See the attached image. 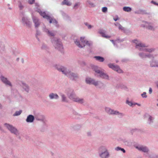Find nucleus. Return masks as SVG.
<instances>
[{
	"label": "nucleus",
	"mask_w": 158,
	"mask_h": 158,
	"mask_svg": "<svg viewBox=\"0 0 158 158\" xmlns=\"http://www.w3.org/2000/svg\"><path fill=\"white\" fill-rule=\"evenodd\" d=\"M62 4L68 6H70L72 5V3L67 0H64V1H63L62 2Z\"/></svg>",
	"instance_id": "31"
},
{
	"label": "nucleus",
	"mask_w": 158,
	"mask_h": 158,
	"mask_svg": "<svg viewBox=\"0 0 158 158\" xmlns=\"http://www.w3.org/2000/svg\"><path fill=\"white\" fill-rule=\"evenodd\" d=\"M93 69L97 75V76L101 78L109 80L110 78L109 75L104 72L103 71L100 69V68L97 66H94L93 67Z\"/></svg>",
	"instance_id": "3"
},
{
	"label": "nucleus",
	"mask_w": 158,
	"mask_h": 158,
	"mask_svg": "<svg viewBox=\"0 0 158 158\" xmlns=\"http://www.w3.org/2000/svg\"><path fill=\"white\" fill-rule=\"evenodd\" d=\"M106 111L109 114H116L118 112L114 111L113 109H107Z\"/></svg>",
	"instance_id": "26"
},
{
	"label": "nucleus",
	"mask_w": 158,
	"mask_h": 158,
	"mask_svg": "<svg viewBox=\"0 0 158 158\" xmlns=\"http://www.w3.org/2000/svg\"><path fill=\"white\" fill-rule=\"evenodd\" d=\"M49 97L50 99H57L59 98V96L56 93H51L49 95Z\"/></svg>",
	"instance_id": "19"
},
{
	"label": "nucleus",
	"mask_w": 158,
	"mask_h": 158,
	"mask_svg": "<svg viewBox=\"0 0 158 158\" xmlns=\"http://www.w3.org/2000/svg\"><path fill=\"white\" fill-rule=\"evenodd\" d=\"M143 23V24L141 25V27H145L147 28L150 30H155V28L153 26L152 23L146 22H144Z\"/></svg>",
	"instance_id": "11"
},
{
	"label": "nucleus",
	"mask_w": 158,
	"mask_h": 158,
	"mask_svg": "<svg viewBox=\"0 0 158 158\" xmlns=\"http://www.w3.org/2000/svg\"><path fill=\"white\" fill-rule=\"evenodd\" d=\"M94 58L97 60L99 61V62H102L104 60V58L101 56H95Z\"/></svg>",
	"instance_id": "28"
},
{
	"label": "nucleus",
	"mask_w": 158,
	"mask_h": 158,
	"mask_svg": "<svg viewBox=\"0 0 158 158\" xmlns=\"http://www.w3.org/2000/svg\"><path fill=\"white\" fill-rule=\"evenodd\" d=\"M21 61H22V63H24V60L23 59V58H22L21 59Z\"/></svg>",
	"instance_id": "51"
},
{
	"label": "nucleus",
	"mask_w": 158,
	"mask_h": 158,
	"mask_svg": "<svg viewBox=\"0 0 158 158\" xmlns=\"http://www.w3.org/2000/svg\"><path fill=\"white\" fill-rule=\"evenodd\" d=\"M19 9L20 10H22L23 9V5H22V4L21 3V2L19 3Z\"/></svg>",
	"instance_id": "46"
},
{
	"label": "nucleus",
	"mask_w": 158,
	"mask_h": 158,
	"mask_svg": "<svg viewBox=\"0 0 158 158\" xmlns=\"http://www.w3.org/2000/svg\"><path fill=\"white\" fill-rule=\"evenodd\" d=\"M146 117L148 119V121H149V123L150 124L152 123L153 122L152 120H153V118L152 117L149 115H147Z\"/></svg>",
	"instance_id": "33"
},
{
	"label": "nucleus",
	"mask_w": 158,
	"mask_h": 158,
	"mask_svg": "<svg viewBox=\"0 0 158 158\" xmlns=\"http://www.w3.org/2000/svg\"><path fill=\"white\" fill-rule=\"evenodd\" d=\"M32 20L35 24V27L37 28L40 25V22L38 19L35 16L32 17Z\"/></svg>",
	"instance_id": "16"
},
{
	"label": "nucleus",
	"mask_w": 158,
	"mask_h": 158,
	"mask_svg": "<svg viewBox=\"0 0 158 158\" xmlns=\"http://www.w3.org/2000/svg\"><path fill=\"white\" fill-rule=\"evenodd\" d=\"M80 41L81 43L82 44V45L81 44L80 41L78 39H76L74 41L75 44L77 46L79 47L82 48L85 46V43H86V40L85 39L84 37H81L80 38Z\"/></svg>",
	"instance_id": "9"
},
{
	"label": "nucleus",
	"mask_w": 158,
	"mask_h": 158,
	"mask_svg": "<svg viewBox=\"0 0 158 158\" xmlns=\"http://www.w3.org/2000/svg\"><path fill=\"white\" fill-rule=\"evenodd\" d=\"M37 11L39 13L40 15L44 18L48 20H49L50 23H53L56 27H59V25L58 22L55 19H52L50 16L47 15L45 12L42 11L40 9L37 10Z\"/></svg>",
	"instance_id": "4"
},
{
	"label": "nucleus",
	"mask_w": 158,
	"mask_h": 158,
	"mask_svg": "<svg viewBox=\"0 0 158 158\" xmlns=\"http://www.w3.org/2000/svg\"><path fill=\"white\" fill-rule=\"evenodd\" d=\"M123 10L125 12H129L131 11L132 9L130 7L124 6L123 8Z\"/></svg>",
	"instance_id": "29"
},
{
	"label": "nucleus",
	"mask_w": 158,
	"mask_h": 158,
	"mask_svg": "<svg viewBox=\"0 0 158 158\" xmlns=\"http://www.w3.org/2000/svg\"><path fill=\"white\" fill-rule=\"evenodd\" d=\"M4 125L11 133H14L15 135L18 134V132L17 129L11 125L7 123L5 124Z\"/></svg>",
	"instance_id": "13"
},
{
	"label": "nucleus",
	"mask_w": 158,
	"mask_h": 158,
	"mask_svg": "<svg viewBox=\"0 0 158 158\" xmlns=\"http://www.w3.org/2000/svg\"><path fill=\"white\" fill-rule=\"evenodd\" d=\"M87 27L89 29H91L92 27V26L90 25H89Z\"/></svg>",
	"instance_id": "50"
},
{
	"label": "nucleus",
	"mask_w": 158,
	"mask_h": 158,
	"mask_svg": "<svg viewBox=\"0 0 158 158\" xmlns=\"http://www.w3.org/2000/svg\"><path fill=\"white\" fill-rule=\"evenodd\" d=\"M104 32V31L102 29L100 30L99 31V33L102 35V37L106 38H108L110 37V36L106 35Z\"/></svg>",
	"instance_id": "22"
},
{
	"label": "nucleus",
	"mask_w": 158,
	"mask_h": 158,
	"mask_svg": "<svg viewBox=\"0 0 158 158\" xmlns=\"http://www.w3.org/2000/svg\"><path fill=\"white\" fill-rule=\"evenodd\" d=\"M0 79L6 85H8L11 87L12 86L10 82L8 80L7 78L4 77L3 76L1 75L0 76Z\"/></svg>",
	"instance_id": "14"
},
{
	"label": "nucleus",
	"mask_w": 158,
	"mask_h": 158,
	"mask_svg": "<svg viewBox=\"0 0 158 158\" xmlns=\"http://www.w3.org/2000/svg\"><path fill=\"white\" fill-rule=\"evenodd\" d=\"M41 49L43 50H47L48 48L47 45L44 44H43L41 47Z\"/></svg>",
	"instance_id": "39"
},
{
	"label": "nucleus",
	"mask_w": 158,
	"mask_h": 158,
	"mask_svg": "<svg viewBox=\"0 0 158 158\" xmlns=\"http://www.w3.org/2000/svg\"><path fill=\"white\" fill-rule=\"evenodd\" d=\"M111 41L113 42V44H114V42L113 40H111Z\"/></svg>",
	"instance_id": "58"
},
{
	"label": "nucleus",
	"mask_w": 158,
	"mask_h": 158,
	"mask_svg": "<svg viewBox=\"0 0 158 158\" xmlns=\"http://www.w3.org/2000/svg\"><path fill=\"white\" fill-rule=\"evenodd\" d=\"M123 31L127 35H129L131 33L130 31L126 28Z\"/></svg>",
	"instance_id": "35"
},
{
	"label": "nucleus",
	"mask_w": 158,
	"mask_h": 158,
	"mask_svg": "<svg viewBox=\"0 0 158 158\" xmlns=\"http://www.w3.org/2000/svg\"><path fill=\"white\" fill-rule=\"evenodd\" d=\"M135 14H137L138 13V11H135Z\"/></svg>",
	"instance_id": "59"
},
{
	"label": "nucleus",
	"mask_w": 158,
	"mask_h": 158,
	"mask_svg": "<svg viewBox=\"0 0 158 158\" xmlns=\"http://www.w3.org/2000/svg\"><path fill=\"white\" fill-rule=\"evenodd\" d=\"M115 150L118 151L121 150L122 151L123 153H125L126 152L125 150L123 148H121L119 147H117V148H115Z\"/></svg>",
	"instance_id": "36"
},
{
	"label": "nucleus",
	"mask_w": 158,
	"mask_h": 158,
	"mask_svg": "<svg viewBox=\"0 0 158 158\" xmlns=\"http://www.w3.org/2000/svg\"><path fill=\"white\" fill-rule=\"evenodd\" d=\"M54 67L59 72H62L63 74L66 76H67L69 70L66 67L60 65L56 64L54 66Z\"/></svg>",
	"instance_id": "7"
},
{
	"label": "nucleus",
	"mask_w": 158,
	"mask_h": 158,
	"mask_svg": "<svg viewBox=\"0 0 158 158\" xmlns=\"http://www.w3.org/2000/svg\"><path fill=\"white\" fill-rule=\"evenodd\" d=\"M19 60V58H18L16 59V61H18Z\"/></svg>",
	"instance_id": "56"
},
{
	"label": "nucleus",
	"mask_w": 158,
	"mask_h": 158,
	"mask_svg": "<svg viewBox=\"0 0 158 158\" xmlns=\"http://www.w3.org/2000/svg\"><path fill=\"white\" fill-rule=\"evenodd\" d=\"M108 66L113 70L117 71L119 73L122 72V70L117 65H114L113 64L110 63L108 64Z\"/></svg>",
	"instance_id": "12"
},
{
	"label": "nucleus",
	"mask_w": 158,
	"mask_h": 158,
	"mask_svg": "<svg viewBox=\"0 0 158 158\" xmlns=\"http://www.w3.org/2000/svg\"><path fill=\"white\" fill-rule=\"evenodd\" d=\"M5 47L4 44L0 42V52L1 53L4 50Z\"/></svg>",
	"instance_id": "30"
},
{
	"label": "nucleus",
	"mask_w": 158,
	"mask_h": 158,
	"mask_svg": "<svg viewBox=\"0 0 158 158\" xmlns=\"http://www.w3.org/2000/svg\"><path fill=\"white\" fill-rule=\"evenodd\" d=\"M60 96L61 97V100L62 102H67L68 101V99L65 96V95L62 94L61 93L60 94Z\"/></svg>",
	"instance_id": "25"
},
{
	"label": "nucleus",
	"mask_w": 158,
	"mask_h": 158,
	"mask_svg": "<svg viewBox=\"0 0 158 158\" xmlns=\"http://www.w3.org/2000/svg\"><path fill=\"white\" fill-rule=\"evenodd\" d=\"M85 24L86 26H88V25H89V24H88V23H85Z\"/></svg>",
	"instance_id": "53"
},
{
	"label": "nucleus",
	"mask_w": 158,
	"mask_h": 158,
	"mask_svg": "<svg viewBox=\"0 0 158 158\" xmlns=\"http://www.w3.org/2000/svg\"><path fill=\"white\" fill-rule=\"evenodd\" d=\"M150 65L152 67H158V60H152L150 61Z\"/></svg>",
	"instance_id": "20"
},
{
	"label": "nucleus",
	"mask_w": 158,
	"mask_h": 158,
	"mask_svg": "<svg viewBox=\"0 0 158 158\" xmlns=\"http://www.w3.org/2000/svg\"><path fill=\"white\" fill-rule=\"evenodd\" d=\"M148 45L142 42H139V50H142L144 52H151L154 51L153 48H147Z\"/></svg>",
	"instance_id": "6"
},
{
	"label": "nucleus",
	"mask_w": 158,
	"mask_h": 158,
	"mask_svg": "<svg viewBox=\"0 0 158 158\" xmlns=\"http://www.w3.org/2000/svg\"><path fill=\"white\" fill-rule=\"evenodd\" d=\"M156 85L157 86V87H158V81H157L156 82Z\"/></svg>",
	"instance_id": "55"
},
{
	"label": "nucleus",
	"mask_w": 158,
	"mask_h": 158,
	"mask_svg": "<svg viewBox=\"0 0 158 158\" xmlns=\"http://www.w3.org/2000/svg\"><path fill=\"white\" fill-rule=\"evenodd\" d=\"M86 3L87 5H89V6L90 7H94L95 6V4L90 0H87Z\"/></svg>",
	"instance_id": "24"
},
{
	"label": "nucleus",
	"mask_w": 158,
	"mask_h": 158,
	"mask_svg": "<svg viewBox=\"0 0 158 158\" xmlns=\"http://www.w3.org/2000/svg\"><path fill=\"white\" fill-rule=\"evenodd\" d=\"M36 38L37 39V40L40 41V39L38 37V36H37V37H36Z\"/></svg>",
	"instance_id": "52"
},
{
	"label": "nucleus",
	"mask_w": 158,
	"mask_h": 158,
	"mask_svg": "<svg viewBox=\"0 0 158 158\" xmlns=\"http://www.w3.org/2000/svg\"><path fill=\"white\" fill-rule=\"evenodd\" d=\"M66 76L72 81H77L79 78L78 73L73 72L70 70Z\"/></svg>",
	"instance_id": "8"
},
{
	"label": "nucleus",
	"mask_w": 158,
	"mask_h": 158,
	"mask_svg": "<svg viewBox=\"0 0 158 158\" xmlns=\"http://www.w3.org/2000/svg\"><path fill=\"white\" fill-rule=\"evenodd\" d=\"M22 111L21 110H19V111H17L13 114V116H16L19 115L22 113Z\"/></svg>",
	"instance_id": "40"
},
{
	"label": "nucleus",
	"mask_w": 158,
	"mask_h": 158,
	"mask_svg": "<svg viewBox=\"0 0 158 158\" xmlns=\"http://www.w3.org/2000/svg\"><path fill=\"white\" fill-rule=\"evenodd\" d=\"M80 5V3L79 2H77L76 3L74 6V9H77L78 8V6H79Z\"/></svg>",
	"instance_id": "44"
},
{
	"label": "nucleus",
	"mask_w": 158,
	"mask_h": 158,
	"mask_svg": "<svg viewBox=\"0 0 158 158\" xmlns=\"http://www.w3.org/2000/svg\"><path fill=\"white\" fill-rule=\"evenodd\" d=\"M9 9H10V10H11V8H10V7H9Z\"/></svg>",
	"instance_id": "61"
},
{
	"label": "nucleus",
	"mask_w": 158,
	"mask_h": 158,
	"mask_svg": "<svg viewBox=\"0 0 158 158\" xmlns=\"http://www.w3.org/2000/svg\"><path fill=\"white\" fill-rule=\"evenodd\" d=\"M151 3L154 4V5H155L158 6V3H157L156 2H155L154 1H153V0L151 2Z\"/></svg>",
	"instance_id": "47"
},
{
	"label": "nucleus",
	"mask_w": 158,
	"mask_h": 158,
	"mask_svg": "<svg viewBox=\"0 0 158 158\" xmlns=\"http://www.w3.org/2000/svg\"><path fill=\"white\" fill-rule=\"evenodd\" d=\"M3 107L2 106L1 103H0V109H2Z\"/></svg>",
	"instance_id": "54"
},
{
	"label": "nucleus",
	"mask_w": 158,
	"mask_h": 158,
	"mask_svg": "<svg viewBox=\"0 0 158 158\" xmlns=\"http://www.w3.org/2000/svg\"><path fill=\"white\" fill-rule=\"evenodd\" d=\"M122 61H123L125 62V60L124 59V60H123Z\"/></svg>",
	"instance_id": "60"
},
{
	"label": "nucleus",
	"mask_w": 158,
	"mask_h": 158,
	"mask_svg": "<svg viewBox=\"0 0 158 158\" xmlns=\"http://www.w3.org/2000/svg\"><path fill=\"white\" fill-rule=\"evenodd\" d=\"M152 89L151 88H150L149 90V93L150 94L152 93Z\"/></svg>",
	"instance_id": "48"
},
{
	"label": "nucleus",
	"mask_w": 158,
	"mask_h": 158,
	"mask_svg": "<svg viewBox=\"0 0 158 158\" xmlns=\"http://www.w3.org/2000/svg\"><path fill=\"white\" fill-rule=\"evenodd\" d=\"M146 93L145 92H144L143 93L141 94V96L143 98H146L147 97L146 95Z\"/></svg>",
	"instance_id": "43"
},
{
	"label": "nucleus",
	"mask_w": 158,
	"mask_h": 158,
	"mask_svg": "<svg viewBox=\"0 0 158 158\" xmlns=\"http://www.w3.org/2000/svg\"><path fill=\"white\" fill-rule=\"evenodd\" d=\"M35 4V5H37V3H36Z\"/></svg>",
	"instance_id": "62"
},
{
	"label": "nucleus",
	"mask_w": 158,
	"mask_h": 158,
	"mask_svg": "<svg viewBox=\"0 0 158 158\" xmlns=\"http://www.w3.org/2000/svg\"><path fill=\"white\" fill-rule=\"evenodd\" d=\"M116 88H126V87L123 85L122 84H117L116 86Z\"/></svg>",
	"instance_id": "34"
},
{
	"label": "nucleus",
	"mask_w": 158,
	"mask_h": 158,
	"mask_svg": "<svg viewBox=\"0 0 158 158\" xmlns=\"http://www.w3.org/2000/svg\"><path fill=\"white\" fill-rule=\"evenodd\" d=\"M102 11L103 13H106L107 11V8L106 7H103L102 8Z\"/></svg>",
	"instance_id": "42"
},
{
	"label": "nucleus",
	"mask_w": 158,
	"mask_h": 158,
	"mask_svg": "<svg viewBox=\"0 0 158 158\" xmlns=\"http://www.w3.org/2000/svg\"><path fill=\"white\" fill-rule=\"evenodd\" d=\"M118 19V16H117V17L114 18V20L115 21H117Z\"/></svg>",
	"instance_id": "49"
},
{
	"label": "nucleus",
	"mask_w": 158,
	"mask_h": 158,
	"mask_svg": "<svg viewBox=\"0 0 158 158\" xmlns=\"http://www.w3.org/2000/svg\"><path fill=\"white\" fill-rule=\"evenodd\" d=\"M131 43L135 44L136 45L135 47L136 48H138V41L137 39H135L134 40H132L131 41Z\"/></svg>",
	"instance_id": "32"
},
{
	"label": "nucleus",
	"mask_w": 158,
	"mask_h": 158,
	"mask_svg": "<svg viewBox=\"0 0 158 158\" xmlns=\"http://www.w3.org/2000/svg\"><path fill=\"white\" fill-rule=\"evenodd\" d=\"M157 105V106H158V104H157V105Z\"/></svg>",
	"instance_id": "64"
},
{
	"label": "nucleus",
	"mask_w": 158,
	"mask_h": 158,
	"mask_svg": "<svg viewBox=\"0 0 158 158\" xmlns=\"http://www.w3.org/2000/svg\"><path fill=\"white\" fill-rule=\"evenodd\" d=\"M117 24L118 25V28L119 30H121L122 31H123L125 28L123 27L119 23H117Z\"/></svg>",
	"instance_id": "38"
},
{
	"label": "nucleus",
	"mask_w": 158,
	"mask_h": 158,
	"mask_svg": "<svg viewBox=\"0 0 158 158\" xmlns=\"http://www.w3.org/2000/svg\"><path fill=\"white\" fill-rule=\"evenodd\" d=\"M34 119V117L33 116L31 115H28L26 119V121L27 122H32Z\"/></svg>",
	"instance_id": "21"
},
{
	"label": "nucleus",
	"mask_w": 158,
	"mask_h": 158,
	"mask_svg": "<svg viewBox=\"0 0 158 158\" xmlns=\"http://www.w3.org/2000/svg\"><path fill=\"white\" fill-rule=\"evenodd\" d=\"M139 55L142 58H154V55L150 53H146L144 52L139 53Z\"/></svg>",
	"instance_id": "15"
},
{
	"label": "nucleus",
	"mask_w": 158,
	"mask_h": 158,
	"mask_svg": "<svg viewBox=\"0 0 158 158\" xmlns=\"http://www.w3.org/2000/svg\"><path fill=\"white\" fill-rule=\"evenodd\" d=\"M69 98L73 101L76 102L80 104H82L85 102V100L81 98L77 97L74 90L72 89L68 88L66 90Z\"/></svg>",
	"instance_id": "2"
},
{
	"label": "nucleus",
	"mask_w": 158,
	"mask_h": 158,
	"mask_svg": "<svg viewBox=\"0 0 158 158\" xmlns=\"http://www.w3.org/2000/svg\"><path fill=\"white\" fill-rule=\"evenodd\" d=\"M103 148L104 149V152L100 155V156L102 158H106L109 156V153L104 148H101L100 150L101 151Z\"/></svg>",
	"instance_id": "17"
},
{
	"label": "nucleus",
	"mask_w": 158,
	"mask_h": 158,
	"mask_svg": "<svg viewBox=\"0 0 158 158\" xmlns=\"http://www.w3.org/2000/svg\"><path fill=\"white\" fill-rule=\"evenodd\" d=\"M139 11H140V12H141V11L140 10H139Z\"/></svg>",
	"instance_id": "63"
},
{
	"label": "nucleus",
	"mask_w": 158,
	"mask_h": 158,
	"mask_svg": "<svg viewBox=\"0 0 158 158\" xmlns=\"http://www.w3.org/2000/svg\"><path fill=\"white\" fill-rule=\"evenodd\" d=\"M85 82L87 84L93 85L95 86H98L99 85H102L103 84L101 81H96L94 79L89 77H87L86 78Z\"/></svg>",
	"instance_id": "5"
},
{
	"label": "nucleus",
	"mask_w": 158,
	"mask_h": 158,
	"mask_svg": "<svg viewBox=\"0 0 158 158\" xmlns=\"http://www.w3.org/2000/svg\"><path fill=\"white\" fill-rule=\"evenodd\" d=\"M22 87L23 90L26 92L28 93L30 90V86L26 83L24 82H22Z\"/></svg>",
	"instance_id": "18"
},
{
	"label": "nucleus",
	"mask_w": 158,
	"mask_h": 158,
	"mask_svg": "<svg viewBox=\"0 0 158 158\" xmlns=\"http://www.w3.org/2000/svg\"><path fill=\"white\" fill-rule=\"evenodd\" d=\"M126 103L130 106L133 107L135 105H138V103H132L131 101H129L127 99L126 101Z\"/></svg>",
	"instance_id": "23"
},
{
	"label": "nucleus",
	"mask_w": 158,
	"mask_h": 158,
	"mask_svg": "<svg viewBox=\"0 0 158 158\" xmlns=\"http://www.w3.org/2000/svg\"><path fill=\"white\" fill-rule=\"evenodd\" d=\"M43 31L46 32L47 35L50 37H53L51 38V41L55 49L62 52L63 47L60 40L56 37H54L55 35L54 31H50L46 28L45 26L43 28Z\"/></svg>",
	"instance_id": "1"
},
{
	"label": "nucleus",
	"mask_w": 158,
	"mask_h": 158,
	"mask_svg": "<svg viewBox=\"0 0 158 158\" xmlns=\"http://www.w3.org/2000/svg\"><path fill=\"white\" fill-rule=\"evenodd\" d=\"M85 44L88 45L89 47H90L92 45V42L91 41H89L87 40L86 42V43H85Z\"/></svg>",
	"instance_id": "41"
},
{
	"label": "nucleus",
	"mask_w": 158,
	"mask_h": 158,
	"mask_svg": "<svg viewBox=\"0 0 158 158\" xmlns=\"http://www.w3.org/2000/svg\"><path fill=\"white\" fill-rule=\"evenodd\" d=\"M35 0H29L28 1V3L31 4H32L35 2Z\"/></svg>",
	"instance_id": "45"
},
{
	"label": "nucleus",
	"mask_w": 158,
	"mask_h": 158,
	"mask_svg": "<svg viewBox=\"0 0 158 158\" xmlns=\"http://www.w3.org/2000/svg\"><path fill=\"white\" fill-rule=\"evenodd\" d=\"M41 35V32L38 30V28H36V33L35 34V36H40Z\"/></svg>",
	"instance_id": "37"
},
{
	"label": "nucleus",
	"mask_w": 158,
	"mask_h": 158,
	"mask_svg": "<svg viewBox=\"0 0 158 158\" xmlns=\"http://www.w3.org/2000/svg\"><path fill=\"white\" fill-rule=\"evenodd\" d=\"M22 22L24 26L30 28L31 26V23L26 17L23 16L22 18Z\"/></svg>",
	"instance_id": "10"
},
{
	"label": "nucleus",
	"mask_w": 158,
	"mask_h": 158,
	"mask_svg": "<svg viewBox=\"0 0 158 158\" xmlns=\"http://www.w3.org/2000/svg\"><path fill=\"white\" fill-rule=\"evenodd\" d=\"M139 150L144 152H147L148 151V149L146 147L143 146L139 147Z\"/></svg>",
	"instance_id": "27"
},
{
	"label": "nucleus",
	"mask_w": 158,
	"mask_h": 158,
	"mask_svg": "<svg viewBox=\"0 0 158 158\" xmlns=\"http://www.w3.org/2000/svg\"><path fill=\"white\" fill-rule=\"evenodd\" d=\"M117 23H116L115 24V25L116 26H118V24H117Z\"/></svg>",
	"instance_id": "57"
}]
</instances>
